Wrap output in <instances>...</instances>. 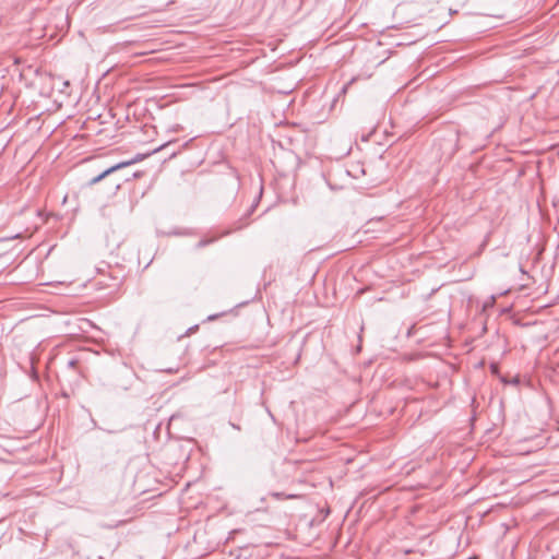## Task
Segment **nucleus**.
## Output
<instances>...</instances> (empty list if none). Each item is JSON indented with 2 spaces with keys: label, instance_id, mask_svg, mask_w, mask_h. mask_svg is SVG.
<instances>
[{
  "label": "nucleus",
  "instance_id": "nucleus-1",
  "mask_svg": "<svg viewBox=\"0 0 559 559\" xmlns=\"http://www.w3.org/2000/svg\"><path fill=\"white\" fill-rule=\"evenodd\" d=\"M134 162H135V159L134 160H129V162H121L119 164H116V165L107 168L102 174H99L98 176H96L93 179H91L90 185H95V183L99 182L100 180H103L105 177H107L108 175L112 174L114 171H116L118 169H121L123 167H127V166L133 164Z\"/></svg>",
  "mask_w": 559,
  "mask_h": 559
},
{
  "label": "nucleus",
  "instance_id": "nucleus-2",
  "mask_svg": "<svg viewBox=\"0 0 559 559\" xmlns=\"http://www.w3.org/2000/svg\"><path fill=\"white\" fill-rule=\"evenodd\" d=\"M212 240H200L197 245L198 248H202L204 246H206L207 243H210Z\"/></svg>",
  "mask_w": 559,
  "mask_h": 559
},
{
  "label": "nucleus",
  "instance_id": "nucleus-3",
  "mask_svg": "<svg viewBox=\"0 0 559 559\" xmlns=\"http://www.w3.org/2000/svg\"><path fill=\"white\" fill-rule=\"evenodd\" d=\"M74 364H75V362H74V360H70V361H69V365H70V366H74Z\"/></svg>",
  "mask_w": 559,
  "mask_h": 559
}]
</instances>
